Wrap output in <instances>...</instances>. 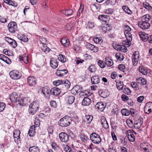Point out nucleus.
Here are the masks:
<instances>
[{
	"label": "nucleus",
	"instance_id": "774afa93",
	"mask_svg": "<svg viewBox=\"0 0 152 152\" xmlns=\"http://www.w3.org/2000/svg\"><path fill=\"white\" fill-rule=\"evenodd\" d=\"M18 104L20 105L24 106L26 105V103L25 102L24 100L23 99H18Z\"/></svg>",
	"mask_w": 152,
	"mask_h": 152
},
{
	"label": "nucleus",
	"instance_id": "1a4fd4ad",
	"mask_svg": "<svg viewBox=\"0 0 152 152\" xmlns=\"http://www.w3.org/2000/svg\"><path fill=\"white\" fill-rule=\"evenodd\" d=\"M60 140L62 142H67L69 140L68 135L64 132H61L59 134Z\"/></svg>",
	"mask_w": 152,
	"mask_h": 152
},
{
	"label": "nucleus",
	"instance_id": "4d7b16f0",
	"mask_svg": "<svg viewBox=\"0 0 152 152\" xmlns=\"http://www.w3.org/2000/svg\"><path fill=\"white\" fill-rule=\"evenodd\" d=\"M143 20H145L144 21L148 22L151 19V17L149 15L147 14L143 16Z\"/></svg>",
	"mask_w": 152,
	"mask_h": 152
},
{
	"label": "nucleus",
	"instance_id": "de8ad7c7",
	"mask_svg": "<svg viewBox=\"0 0 152 152\" xmlns=\"http://www.w3.org/2000/svg\"><path fill=\"white\" fill-rule=\"evenodd\" d=\"M140 55L138 51H135L133 53L132 56V59L136 58L137 59L139 58Z\"/></svg>",
	"mask_w": 152,
	"mask_h": 152
},
{
	"label": "nucleus",
	"instance_id": "7c9ffc66",
	"mask_svg": "<svg viewBox=\"0 0 152 152\" xmlns=\"http://www.w3.org/2000/svg\"><path fill=\"white\" fill-rule=\"evenodd\" d=\"M25 55L23 56H19L18 58L20 61H23L25 64H27L28 62V57L26 54H25Z\"/></svg>",
	"mask_w": 152,
	"mask_h": 152
},
{
	"label": "nucleus",
	"instance_id": "bb28decb",
	"mask_svg": "<svg viewBox=\"0 0 152 152\" xmlns=\"http://www.w3.org/2000/svg\"><path fill=\"white\" fill-rule=\"evenodd\" d=\"M109 18V16L104 15H100L98 17L99 19L104 22H107Z\"/></svg>",
	"mask_w": 152,
	"mask_h": 152
},
{
	"label": "nucleus",
	"instance_id": "5701e85b",
	"mask_svg": "<svg viewBox=\"0 0 152 152\" xmlns=\"http://www.w3.org/2000/svg\"><path fill=\"white\" fill-rule=\"evenodd\" d=\"M50 88L47 86L43 87L42 89V92L45 96H47V95H50Z\"/></svg>",
	"mask_w": 152,
	"mask_h": 152
},
{
	"label": "nucleus",
	"instance_id": "5fc2aeb1",
	"mask_svg": "<svg viewBox=\"0 0 152 152\" xmlns=\"http://www.w3.org/2000/svg\"><path fill=\"white\" fill-rule=\"evenodd\" d=\"M83 6H82L81 4L80 5V7L77 13V16L78 17L80 16L83 13Z\"/></svg>",
	"mask_w": 152,
	"mask_h": 152
},
{
	"label": "nucleus",
	"instance_id": "6ab92c4d",
	"mask_svg": "<svg viewBox=\"0 0 152 152\" xmlns=\"http://www.w3.org/2000/svg\"><path fill=\"white\" fill-rule=\"evenodd\" d=\"M139 34L141 39L143 41H146L148 39L149 37L148 34H146L145 33L140 32L139 33Z\"/></svg>",
	"mask_w": 152,
	"mask_h": 152
},
{
	"label": "nucleus",
	"instance_id": "0eeeda50",
	"mask_svg": "<svg viewBox=\"0 0 152 152\" xmlns=\"http://www.w3.org/2000/svg\"><path fill=\"white\" fill-rule=\"evenodd\" d=\"M138 25L141 28L143 29H148L150 26V24L149 22H145L143 21L139 22Z\"/></svg>",
	"mask_w": 152,
	"mask_h": 152
},
{
	"label": "nucleus",
	"instance_id": "7ed1b4c3",
	"mask_svg": "<svg viewBox=\"0 0 152 152\" xmlns=\"http://www.w3.org/2000/svg\"><path fill=\"white\" fill-rule=\"evenodd\" d=\"M124 34L126 39L130 41L132 40V37L131 34V29L127 25L124 26Z\"/></svg>",
	"mask_w": 152,
	"mask_h": 152
},
{
	"label": "nucleus",
	"instance_id": "39448f33",
	"mask_svg": "<svg viewBox=\"0 0 152 152\" xmlns=\"http://www.w3.org/2000/svg\"><path fill=\"white\" fill-rule=\"evenodd\" d=\"M7 27L9 31L11 33H14L17 30V25L15 22H10L8 24Z\"/></svg>",
	"mask_w": 152,
	"mask_h": 152
},
{
	"label": "nucleus",
	"instance_id": "6e6552de",
	"mask_svg": "<svg viewBox=\"0 0 152 152\" xmlns=\"http://www.w3.org/2000/svg\"><path fill=\"white\" fill-rule=\"evenodd\" d=\"M20 131L18 130H15L13 132V136L15 141V142L19 143L20 142Z\"/></svg>",
	"mask_w": 152,
	"mask_h": 152
},
{
	"label": "nucleus",
	"instance_id": "20e7f679",
	"mask_svg": "<svg viewBox=\"0 0 152 152\" xmlns=\"http://www.w3.org/2000/svg\"><path fill=\"white\" fill-rule=\"evenodd\" d=\"M90 138L92 142L95 144H99L101 141L100 136L94 133L91 134Z\"/></svg>",
	"mask_w": 152,
	"mask_h": 152
},
{
	"label": "nucleus",
	"instance_id": "2f4dec72",
	"mask_svg": "<svg viewBox=\"0 0 152 152\" xmlns=\"http://www.w3.org/2000/svg\"><path fill=\"white\" fill-rule=\"evenodd\" d=\"M117 48V50L125 52L127 51V49L126 46L121 45H117L116 46Z\"/></svg>",
	"mask_w": 152,
	"mask_h": 152
},
{
	"label": "nucleus",
	"instance_id": "58836bf2",
	"mask_svg": "<svg viewBox=\"0 0 152 152\" xmlns=\"http://www.w3.org/2000/svg\"><path fill=\"white\" fill-rule=\"evenodd\" d=\"M137 80L138 83H140L142 85H144L146 83L147 81L146 80L142 77H140L137 78Z\"/></svg>",
	"mask_w": 152,
	"mask_h": 152
},
{
	"label": "nucleus",
	"instance_id": "72a5a7b5",
	"mask_svg": "<svg viewBox=\"0 0 152 152\" xmlns=\"http://www.w3.org/2000/svg\"><path fill=\"white\" fill-rule=\"evenodd\" d=\"M35 126L32 125L30 128L28 133L30 136L33 137L35 134Z\"/></svg>",
	"mask_w": 152,
	"mask_h": 152
},
{
	"label": "nucleus",
	"instance_id": "ea45409f",
	"mask_svg": "<svg viewBox=\"0 0 152 152\" xmlns=\"http://www.w3.org/2000/svg\"><path fill=\"white\" fill-rule=\"evenodd\" d=\"M122 9L126 13L129 14H131L132 13L131 11L129 9L128 7L126 5L123 6L122 7Z\"/></svg>",
	"mask_w": 152,
	"mask_h": 152
},
{
	"label": "nucleus",
	"instance_id": "423d86ee",
	"mask_svg": "<svg viewBox=\"0 0 152 152\" xmlns=\"http://www.w3.org/2000/svg\"><path fill=\"white\" fill-rule=\"evenodd\" d=\"M9 75L11 78L14 80H18L21 77V74L17 70H13L10 72Z\"/></svg>",
	"mask_w": 152,
	"mask_h": 152
},
{
	"label": "nucleus",
	"instance_id": "6e6d98bb",
	"mask_svg": "<svg viewBox=\"0 0 152 152\" xmlns=\"http://www.w3.org/2000/svg\"><path fill=\"white\" fill-rule=\"evenodd\" d=\"M131 87L136 90H137L139 89L138 86L136 82H132L131 83Z\"/></svg>",
	"mask_w": 152,
	"mask_h": 152
},
{
	"label": "nucleus",
	"instance_id": "393cba45",
	"mask_svg": "<svg viewBox=\"0 0 152 152\" xmlns=\"http://www.w3.org/2000/svg\"><path fill=\"white\" fill-rule=\"evenodd\" d=\"M150 145H148L145 143H142L140 144V147L146 152H151V150H149Z\"/></svg>",
	"mask_w": 152,
	"mask_h": 152
},
{
	"label": "nucleus",
	"instance_id": "338daca9",
	"mask_svg": "<svg viewBox=\"0 0 152 152\" xmlns=\"http://www.w3.org/2000/svg\"><path fill=\"white\" fill-rule=\"evenodd\" d=\"M104 12L107 14H112L113 12V10L112 9L109 8L105 10Z\"/></svg>",
	"mask_w": 152,
	"mask_h": 152
},
{
	"label": "nucleus",
	"instance_id": "603ef678",
	"mask_svg": "<svg viewBox=\"0 0 152 152\" xmlns=\"http://www.w3.org/2000/svg\"><path fill=\"white\" fill-rule=\"evenodd\" d=\"M96 69V67L94 65H90L88 68V69L91 73L94 72Z\"/></svg>",
	"mask_w": 152,
	"mask_h": 152
},
{
	"label": "nucleus",
	"instance_id": "dca6fc26",
	"mask_svg": "<svg viewBox=\"0 0 152 152\" xmlns=\"http://www.w3.org/2000/svg\"><path fill=\"white\" fill-rule=\"evenodd\" d=\"M58 63L57 59L54 58H52L51 59L50 64L53 69H56L58 67Z\"/></svg>",
	"mask_w": 152,
	"mask_h": 152
},
{
	"label": "nucleus",
	"instance_id": "052dcab7",
	"mask_svg": "<svg viewBox=\"0 0 152 152\" xmlns=\"http://www.w3.org/2000/svg\"><path fill=\"white\" fill-rule=\"evenodd\" d=\"M51 145L52 148L54 150H56L58 149V145L56 142H52L51 143Z\"/></svg>",
	"mask_w": 152,
	"mask_h": 152
},
{
	"label": "nucleus",
	"instance_id": "f3484780",
	"mask_svg": "<svg viewBox=\"0 0 152 152\" xmlns=\"http://www.w3.org/2000/svg\"><path fill=\"white\" fill-rule=\"evenodd\" d=\"M18 95L16 93L14 92L11 95L10 99L12 102H16L18 100Z\"/></svg>",
	"mask_w": 152,
	"mask_h": 152
},
{
	"label": "nucleus",
	"instance_id": "c9c22d12",
	"mask_svg": "<svg viewBox=\"0 0 152 152\" xmlns=\"http://www.w3.org/2000/svg\"><path fill=\"white\" fill-rule=\"evenodd\" d=\"M116 1V0H107L104 4L106 5H114L115 4Z\"/></svg>",
	"mask_w": 152,
	"mask_h": 152
},
{
	"label": "nucleus",
	"instance_id": "f704fd0d",
	"mask_svg": "<svg viewBox=\"0 0 152 152\" xmlns=\"http://www.w3.org/2000/svg\"><path fill=\"white\" fill-rule=\"evenodd\" d=\"M64 73H61L62 72H61V71L60 70H57L56 73V75L57 76L62 77L64 75H65L66 74H67L68 72L67 70H65L64 71Z\"/></svg>",
	"mask_w": 152,
	"mask_h": 152
},
{
	"label": "nucleus",
	"instance_id": "aec40b11",
	"mask_svg": "<svg viewBox=\"0 0 152 152\" xmlns=\"http://www.w3.org/2000/svg\"><path fill=\"white\" fill-rule=\"evenodd\" d=\"M142 118H139L134 122V127L137 129L140 128L143 123Z\"/></svg>",
	"mask_w": 152,
	"mask_h": 152
},
{
	"label": "nucleus",
	"instance_id": "a19ab883",
	"mask_svg": "<svg viewBox=\"0 0 152 152\" xmlns=\"http://www.w3.org/2000/svg\"><path fill=\"white\" fill-rule=\"evenodd\" d=\"M85 121L88 123H90L91 122L93 119V116L91 115H86L85 116Z\"/></svg>",
	"mask_w": 152,
	"mask_h": 152
},
{
	"label": "nucleus",
	"instance_id": "4468645a",
	"mask_svg": "<svg viewBox=\"0 0 152 152\" xmlns=\"http://www.w3.org/2000/svg\"><path fill=\"white\" fill-rule=\"evenodd\" d=\"M152 110V103L148 102L145 105L144 111L146 113H149Z\"/></svg>",
	"mask_w": 152,
	"mask_h": 152
},
{
	"label": "nucleus",
	"instance_id": "a878e982",
	"mask_svg": "<svg viewBox=\"0 0 152 152\" xmlns=\"http://www.w3.org/2000/svg\"><path fill=\"white\" fill-rule=\"evenodd\" d=\"M91 81L92 83L93 84L98 83L100 81L99 76L98 75L93 76L91 78Z\"/></svg>",
	"mask_w": 152,
	"mask_h": 152
},
{
	"label": "nucleus",
	"instance_id": "e2e57ef3",
	"mask_svg": "<svg viewBox=\"0 0 152 152\" xmlns=\"http://www.w3.org/2000/svg\"><path fill=\"white\" fill-rule=\"evenodd\" d=\"M81 141L84 143L87 142V140L88 139V137L84 135H81L80 137Z\"/></svg>",
	"mask_w": 152,
	"mask_h": 152
},
{
	"label": "nucleus",
	"instance_id": "09e8293b",
	"mask_svg": "<svg viewBox=\"0 0 152 152\" xmlns=\"http://www.w3.org/2000/svg\"><path fill=\"white\" fill-rule=\"evenodd\" d=\"M73 87L77 94L81 92L82 91V88L79 85L75 86Z\"/></svg>",
	"mask_w": 152,
	"mask_h": 152
},
{
	"label": "nucleus",
	"instance_id": "4c0bfd02",
	"mask_svg": "<svg viewBox=\"0 0 152 152\" xmlns=\"http://www.w3.org/2000/svg\"><path fill=\"white\" fill-rule=\"evenodd\" d=\"M61 12L66 16H69L72 14L73 11L72 9H69L67 10H62Z\"/></svg>",
	"mask_w": 152,
	"mask_h": 152
},
{
	"label": "nucleus",
	"instance_id": "473e14b6",
	"mask_svg": "<svg viewBox=\"0 0 152 152\" xmlns=\"http://www.w3.org/2000/svg\"><path fill=\"white\" fill-rule=\"evenodd\" d=\"M58 59L59 61L63 63L65 62L67 60L66 57L64 55L61 54L58 56Z\"/></svg>",
	"mask_w": 152,
	"mask_h": 152
},
{
	"label": "nucleus",
	"instance_id": "0e129e2a",
	"mask_svg": "<svg viewBox=\"0 0 152 152\" xmlns=\"http://www.w3.org/2000/svg\"><path fill=\"white\" fill-rule=\"evenodd\" d=\"M63 81L61 80H58L57 81H54L53 82V84L54 85L56 86H58L60 85H61V86L63 83Z\"/></svg>",
	"mask_w": 152,
	"mask_h": 152
},
{
	"label": "nucleus",
	"instance_id": "c756f323",
	"mask_svg": "<svg viewBox=\"0 0 152 152\" xmlns=\"http://www.w3.org/2000/svg\"><path fill=\"white\" fill-rule=\"evenodd\" d=\"M91 102V100L90 98L86 97H85L82 102V104L84 105H88Z\"/></svg>",
	"mask_w": 152,
	"mask_h": 152
},
{
	"label": "nucleus",
	"instance_id": "c85d7f7f",
	"mask_svg": "<svg viewBox=\"0 0 152 152\" xmlns=\"http://www.w3.org/2000/svg\"><path fill=\"white\" fill-rule=\"evenodd\" d=\"M139 72L143 75H146L148 74V71L146 68L142 66H140L139 67Z\"/></svg>",
	"mask_w": 152,
	"mask_h": 152
},
{
	"label": "nucleus",
	"instance_id": "49530a36",
	"mask_svg": "<svg viewBox=\"0 0 152 152\" xmlns=\"http://www.w3.org/2000/svg\"><path fill=\"white\" fill-rule=\"evenodd\" d=\"M73 27V24L72 23L67 24L65 26V28L66 30L69 31L71 30Z\"/></svg>",
	"mask_w": 152,
	"mask_h": 152
},
{
	"label": "nucleus",
	"instance_id": "4be33fe9",
	"mask_svg": "<svg viewBox=\"0 0 152 152\" xmlns=\"http://www.w3.org/2000/svg\"><path fill=\"white\" fill-rule=\"evenodd\" d=\"M87 46L88 49L90 50L93 52L96 53L98 51V48L97 47L91 44L88 43L87 44Z\"/></svg>",
	"mask_w": 152,
	"mask_h": 152
},
{
	"label": "nucleus",
	"instance_id": "f257e3e1",
	"mask_svg": "<svg viewBox=\"0 0 152 152\" xmlns=\"http://www.w3.org/2000/svg\"><path fill=\"white\" fill-rule=\"evenodd\" d=\"M39 103L37 101H33L29 105L28 112L31 114H35L39 109Z\"/></svg>",
	"mask_w": 152,
	"mask_h": 152
},
{
	"label": "nucleus",
	"instance_id": "c03bdc74",
	"mask_svg": "<svg viewBox=\"0 0 152 152\" xmlns=\"http://www.w3.org/2000/svg\"><path fill=\"white\" fill-rule=\"evenodd\" d=\"M102 29L105 32L110 30V27L108 24H106L102 26Z\"/></svg>",
	"mask_w": 152,
	"mask_h": 152
},
{
	"label": "nucleus",
	"instance_id": "e433bc0d",
	"mask_svg": "<svg viewBox=\"0 0 152 152\" xmlns=\"http://www.w3.org/2000/svg\"><path fill=\"white\" fill-rule=\"evenodd\" d=\"M30 152H39L40 150L39 148L36 146L30 147L29 148Z\"/></svg>",
	"mask_w": 152,
	"mask_h": 152
},
{
	"label": "nucleus",
	"instance_id": "412c9836",
	"mask_svg": "<svg viewBox=\"0 0 152 152\" xmlns=\"http://www.w3.org/2000/svg\"><path fill=\"white\" fill-rule=\"evenodd\" d=\"M61 44L64 46L65 47H68L70 44V42L68 39L65 37H64L61 39Z\"/></svg>",
	"mask_w": 152,
	"mask_h": 152
},
{
	"label": "nucleus",
	"instance_id": "3c124183",
	"mask_svg": "<svg viewBox=\"0 0 152 152\" xmlns=\"http://www.w3.org/2000/svg\"><path fill=\"white\" fill-rule=\"evenodd\" d=\"M75 99V97L73 96H69L68 98L67 103L69 104H72L74 101Z\"/></svg>",
	"mask_w": 152,
	"mask_h": 152
},
{
	"label": "nucleus",
	"instance_id": "680f3d73",
	"mask_svg": "<svg viewBox=\"0 0 152 152\" xmlns=\"http://www.w3.org/2000/svg\"><path fill=\"white\" fill-rule=\"evenodd\" d=\"M97 63L99 65V66L101 68H104L105 67V64L104 62L101 60H99L98 61Z\"/></svg>",
	"mask_w": 152,
	"mask_h": 152
},
{
	"label": "nucleus",
	"instance_id": "2eb2a0df",
	"mask_svg": "<svg viewBox=\"0 0 152 152\" xmlns=\"http://www.w3.org/2000/svg\"><path fill=\"white\" fill-rule=\"evenodd\" d=\"M100 121L102 126L104 129H107L109 128L108 123L104 117L103 116L101 117Z\"/></svg>",
	"mask_w": 152,
	"mask_h": 152
},
{
	"label": "nucleus",
	"instance_id": "f8f14e48",
	"mask_svg": "<svg viewBox=\"0 0 152 152\" xmlns=\"http://www.w3.org/2000/svg\"><path fill=\"white\" fill-rule=\"evenodd\" d=\"M70 85L71 83L69 80H64L61 85L62 87L61 89L63 91L66 90L69 88Z\"/></svg>",
	"mask_w": 152,
	"mask_h": 152
},
{
	"label": "nucleus",
	"instance_id": "bf43d9fd",
	"mask_svg": "<svg viewBox=\"0 0 152 152\" xmlns=\"http://www.w3.org/2000/svg\"><path fill=\"white\" fill-rule=\"evenodd\" d=\"M128 39H126V40H125V41H124L122 43L123 44L125 45L126 47H129L130 45L131 44V41L132 40H130L129 41Z\"/></svg>",
	"mask_w": 152,
	"mask_h": 152
},
{
	"label": "nucleus",
	"instance_id": "cd10ccee",
	"mask_svg": "<svg viewBox=\"0 0 152 152\" xmlns=\"http://www.w3.org/2000/svg\"><path fill=\"white\" fill-rule=\"evenodd\" d=\"M0 59L8 64H10L11 63L10 59L3 54L0 55Z\"/></svg>",
	"mask_w": 152,
	"mask_h": 152
},
{
	"label": "nucleus",
	"instance_id": "8fccbe9b",
	"mask_svg": "<svg viewBox=\"0 0 152 152\" xmlns=\"http://www.w3.org/2000/svg\"><path fill=\"white\" fill-rule=\"evenodd\" d=\"M93 41L96 44L100 43L102 42V40L100 37H96L93 39Z\"/></svg>",
	"mask_w": 152,
	"mask_h": 152
},
{
	"label": "nucleus",
	"instance_id": "ddd939ff",
	"mask_svg": "<svg viewBox=\"0 0 152 152\" xmlns=\"http://www.w3.org/2000/svg\"><path fill=\"white\" fill-rule=\"evenodd\" d=\"M105 105L102 102H97L95 105V107L100 111H103L105 107Z\"/></svg>",
	"mask_w": 152,
	"mask_h": 152
},
{
	"label": "nucleus",
	"instance_id": "864d4df0",
	"mask_svg": "<svg viewBox=\"0 0 152 152\" xmlns=\"http://www.w3.org/2000/svg\"><path fill=\"white\" fill-rule=\"evenodd\" d=\"M105 64L108 66H111L113 64V62L112 60H109L106 58H105Z\"/></svg>",
	"mask_w": 152,
	"mask_h": 152
},
{
	"label": "nucleus",
	"instance_id": "13d9d810",
	"mask_svg": "<svg viewBox=\"0 0 152 152\" xmlns=\"http://www.w3.org/2000/svg\"><path fill=\"white\" fill-rule=\"evenodd\" d=\"M117 88L119 90H121L123 88L124 85L122 82L120 81L116 84Z\"/></svg>",
	"mask_w": 152,
	"mask_h": 152
},
{
	"label": "nucleus",
	"instance_id": "37998d69",
	"mask_svg": "<svg viewBox=\"0 0 152 152\" xmlns=\"http://www.w3.org/2000/svg\"><path fill=\"white\" fill-rule=\"evenodd\" d=\"M6 3L9 5H12L15 7H17L18 6V4L15 1H12L10 0H6Z\"/></svg>",
	"mask_w": 152,
	"mask_h": 152
},
{
	"label": "nucleus",
	"instance_id": "a211bd4d",
	"mask_svg": "<svg viewBox=\"0 0 152 152\" xmlns=\"http://www.w3.org/2000/svg\"><path fill=\"white\" fill-rule=\"evenodd\" d=\"M50 92L51 94L54 95H57L60 94L61 91L58 88L54 87L50 90Z\"/></svg>",
	"mask_w": 152,
	"mask_h": 152
},
{
	"label": "nucleus",
	"instance_id": "9b49d317",
	"mask_svg": "<svg viewBox=\"0 0 152 152\" xmlns=\"http://www.w3.org/2000/svg\"><path fill=\"white\" fill-rule=\"evenodd\" d=\"M27 82L30 86H34L37 84V80L33 76H29L27 78Z\"/></svg>",
	"mask_w": 152,
	"mask_h": 152
},
{
	"label": "nucleus",
	"instance_id": "f03ea898",
	"mask_svg": "<svg viewBox=\"0 0 152 152\" xmlns=\"http://www.w3.org/2000/svg\"><path fill=\"white\" fill-rule=\"evenodd\" d=\"M70 118L65 116L61 118L58 121V124L61 126L64 127L69 126L72 122Z\"/></svg>",
	"mask_w": 152,
	"mask_h": 152
},
{
	"label": "nucleus",
	"instance_id": "69168bd1",
	"mask_svg": "<svg viewBox=\"0 0 152 152\" xmlns=\"http://www.w3.org/2000/svg\"><path fill=\"white\" fill-rule=\"evenodd\" d=\"M6 107L5 104L3 102H0V112L3 111Z\"/></svg>",
	"mask_w": 152,
	"mask_h": 152
},
{
	"label": "nucleus",
	"instance_id": "9d476101",
	"mask_svg": "<svg viewBox=\"0 0 152 152\" xmlns=\"http://www.w3.org/2000/svg\"><path fill=\"white\" fill-rule=\"evenodd\" d=\"M126 134L128 138L130 141L133 142L135 141V137L133 132L131 130H127L126 132Z\"/></svg>",
	"mask_w": 152,
	"mask_h": 152
},
{
	"label": "nucleus",
	"instance_id": "b1692460",
	"mask_svg": "<svg viewBox=\"0 0 152 152\" xmlns=\"http://www.w3.org/2000/svg\"><path fill=\"white\" fill-rule=\"evenodd\" d=\"M17 37L19 40L24 42H27L28 41V39L27 37L23 34H18Z\"/></svg>",
	"mask_w": 152,
	"mask_h": 152
},
{
	"label": "nucleus",
	"instance_id": "a18cd8bd",
	"mask_svg": "<svg viewBox=\"0 0 152 152\" xmlns=\"http://www.w3.org/2000/svg\"><path fill=\"white\" fill-rule=\"evenodd\" d=\"M122 114L124 116H128L130 114L129 111L127 109H123L121 110Z\"/></svg>",
	"mask_w": 152,
	"mask_h": 152
},
{
	"label": "nucleus",
	"instance_id": "79ce46f5",
	"mask_svg": "<svg viewBox=\"0 0 152 152\" xmlns=\"http://www.w3.org/2000/svg\"><path fill=\"white\" fill-rule=\"evenodd\" d=\"M116 58L117 60L120 61H122L123 60L124 57L122 54L119 53H117L115 55Z\"/></svg>",
	"mask_w": 152,
	"mask_h": 152
}]
</instances>
